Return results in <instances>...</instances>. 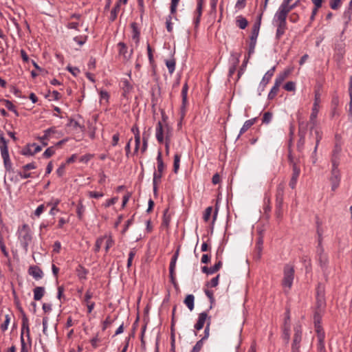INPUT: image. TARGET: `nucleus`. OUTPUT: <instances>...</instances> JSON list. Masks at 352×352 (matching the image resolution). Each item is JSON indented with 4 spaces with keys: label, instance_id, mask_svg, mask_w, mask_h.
Instances as JSON below:
<instances>
[{
    "label": "nucleus",
    "instance_id": "obj_12",
    "mask_svg": "<svg viewBox=\"0 0 352 352\" xmlns=\"http://www.w3.org/2000/svg\"><path fill=\"white\" fill-rule=\"evenodd\" d=\"M231 56L233 57V63L232 66L230 67L228 72V77L230 78L235 73L236 67L239 63V58L241 56L240 53L232 52Z\"/></svg>",
    "mask_w": 352,
    "mask_h": 352
},
{
    "label": "nucleus",
    "instance_id": "obj_19",
    "mask_svg": "<svg viewBox=\"0 0 352 352\" xmlns=\"http://www.w3.org/2000/svg\"><path fill=\"white\" fill-rule=\"evenodd\" d=\"M324 311L322 310H316L314 316V321L315 327L316 329L317 332L319 333L320 332V322L322 320V314H324Z\"/></svg>",
    "mask_w": 352,
    "mask_h": 352
},
{
    "label": "nucleus",
    "instance_id": "obj_50",
    "mask_svg": "<svg viewBox=\"0 0 352 352\" xmlns=\"http://www.w3.org/2000/svg\"><path fill=\"white\" fill-rule=\"evenodd\" d=\"M175 270H169V277L171 283L175 288H177L178 287V284L176 281Z\"/></svg>",
    "mask_w": 352,
    "mask_h": 352
},
{
    "label": "nucleus",
    "instance_id": "obj_27",
    "mask_svg": "<svg viewBox=\"0 0 352 352\" xmlns=\"http://www.w3.org/2000/svg\"><path fill=\"white\" fill-rule=\"evenodd\" d=\"M194 301L195 297L192 294H188L184 300V304L187 306L190 311H192L194 309Z\"/></svg>",
    "mask_w": 352,
    "mask_h": 352
},
{
    "label": "nucleus",
    "instance_id": "obj_48",
    "mask_svg": "<svg viewBox=\"0 0 352 352\" xmlns=\"http://www.w3.org/2000/svg\"><path fill=\"white\" fill-rule=\"evenodd\" d=\"M0 249H1L3 254L6 257H9L8 252L6 250V245L3 242V236L1 233H0Z\"/></svg>",
    "mask_w": 352,
    "mask_h": 352
},
{
    "label": "nucleus",
    "instance_id": "obj_13",
    "mask_svg": "<svg viewBox=\"0 0 352 352\" xmlns=\"http://www.w3.org/2000/svg\"><path fill=\"white\" fill-rule=\"evenodd\" d=\"M210 316H208V314L206 311L201 312L199 314L198 320L195 324V329L197 331L201 330L206 321H208V318Z\"/></svg>",
    "mask_w": 352,
    "mask_h": 352
},
{
    "label": "nucleus",
    "instance_id": "obj_16",
    "mask_svg": "<svg viewBox=\"0 0 352 352\" xmlns=\"http://www.w3.org/2000/svg\"><path fill=\"white\" fill-rule=\"evenodd\" d=\"M340 155L341 154H331L332 173L334 176H336V174L338 173V167L340 162Z\"/></svg>",
    "mask_w": 352,
    "mask_h": 352
},
{
    "label": "nucleus",
    "instance_id": "obj_17",
    "mask_svg": "<svg viewBox=\"0 0 352 352\" xmlns=\"http://www.w3.org/2000/svg\"><path fill=\"white\" fill-rule=\"evenodd\" d=\"M131 131L133 133L134 138H135L134 153H137L139 149L140 144V135L139 128L136 124H134L133 126V127L131 128Z\"/></svg>",
    "mask_w": 352,
    "mask_h": 352
},
{
    "label": "nucleus",
    "instance_id": "obj_4",
    "mask_svg": "<svg viewBox=\"0 0 352 352\" xmlns=\"http://www.w3.org/2000/svg\"><path fill=\"white\" fill-rule=\"evenodd\" d=\"M326 307V300L324 295V287L321 284L318 283L316 288V310L324 311Z\"/></svg>",
    "mask_w": 352,
    "mask_h": 352
},
{
    "label": "nucleus",
    "instance_id": "obj_60",
    "mask_svg": "<svg viewBox=\"0 0 352 352\" xmlns=\"http://www.w3.org/2000/svg\"><path fill=\"white\" fill-rule=\"evenodd\" d=\"M342 0H331L329 5L331 9L338 10L340 6Z\"/></svg>",
    "mask_w": 352,
    "mask_h": 352
},
{
    "label": "nucleus",
    "instance_id": "obj_34",
    "mask_svg": "<svg viewBox=\"0 0 352 352\" xmlns=\"http://www.w3.org/2000/svg\"><path fill=\"white\" fill-rule=\"evenodd\" d=\"M85 210V206H83L82 201L80 200L76 208L77 216L80 220L82 219Z\"/></svg>",
    "mask_w": 352,
    "mask_h": 352
},
{
    "label": "nucleus",
    "instance_id": "obj_26",
    "mask_svg": "<svg viewBox=\"0 0 352 352\" xmlns=\"http://www.w3.org/2000/svg\"><path fill=\"white\" fill-rule=\"evenodd\" d=\"M77 276L80 280H85L87 278V274L88 270L85 269L82 265H78L76 268Z\"/></svg>",
    "mask_w": 352,
    "mask_h": 352
},
{
    "label": "nucleus",
    "instance_id": "obj_55",
    "mask_svg": "<svg viewBox=\"0 0 352 352\" xmlns=\"http://www.w3.org/2000/svg\"><path fill=\"white\" fill-rule=\"evenodd\" d=\"M212 208L211 206L208 207L204 213L203 219L204 220L207 222L210 218L211 213H212Z\"/></svg>",
    "mask_w": 352,
    "mask_h": 352
},
{
    "label": "nucleus",
    "instance_id": "obj_53",
    "mask_svg": "<svg viewBox=\"0 0 352 352\" xmlns=\"http://www.w3.org/2000/svg\"><path fill=\"white\" fill-rule=\"evenodd\" d=\"M260 28L253 25L252 28L251 34L250 36V38H256L257 39L258 34H259Z\"/></svg>",
    "mask_w": 352,
    "mask_h": 352
},
{
    "label": "nucleus",
    "instance_id": "obj_15",
    "mask_svg": "<svg viewBox=\"0 0 352 352\" xmlns=\"http://www.w3.org/2000/svg\"><path fill=\"white\" fill-rule=\"evenodd\" d=\"M222 267V261H219L216 263L212 267H208L207 266H204L201 267L202 272L206 274H212L215 272H218L221 267Z\"/></svg>",
    "mask_w": 352,
    "mask_h": 352
},
{
    "label": "nucleus",
    "instance_id": "obj_21",
    "mask_svg": "<svg viewBox=\"0 0 352 352\" xmlns=\"http://www.w3.org/2000/svg\"><path fill=\"white\" fill-rule=\"evenodd\" d=\"M131 28L132 29V39L135 41L136 45H138L140 42V32L138 29L137 23H131Z\"/></svg>",
    "mask_w": 352,
    "mask_h": 352
},
{
    "label": "nucleus",
    "instance_id": "obj_14",
    "mask_svg": "<svg viewBox=\"0 0 352 352\" xmlns=\"http://www.w3.org/2000/svg\"><path fill=\"white\" fill-rule=\"evenodd\" d=\"M28 273L36 280H39L43 276V272L42 270L37 265L30 266L28 269Z\"/></svg>",
    "mask_w": 352,
    "mask_h": 352
},
{
    "label": "nucleus",
    "instance_id": "obj_33",
    "mask_svg": "<svg viewBox=\"0 0 352 352\" xmlns=\"http://www.w3.org/2000/svg\"><path fill=\"white\" fill-rule=\"evenodd\" d=\"M179 254V247H178V248L177 249L175 254H173V256L171 258L169 270H175L176 262L178 258Z\"/></svg>",
    "mask_w": 352,
    "mask_h": 352
},
{
    "label": "nucleus",
    "instance_id": "obj_5",
    "mask_svg": "<svg viewBox=\"0 0 352 352\" xmlns=\"http://www.w3.org/2000/svg\"><path fill=\"white\" fill-rule=\"evenodd\" d=\"M14 303L16 305L17 309L19 311V312L21 314V318H22L21 329H22V331H25L26 336L28 337V339H30L28 318L25 311H23V309L22 308L19 299L16 297H15V298H14Z\"/></svg>",
    "mask_w": 352,
    "mask_h": 352
},
{
    "label": "nucleus",
    "instance_id": "obj_29",
    "mask_svg": "<svg viewBox=\"0 0 352 352\" xmlns=\"http://www.w3.org/2000/svg\"><path fill=\"white\" fill-rule=\"evenodd\" d=\"M1 156L3 157V163H4V166H5V168L7 170H10L11 169V166H12V163H11V161H10V157H9V153L8 151L7 152H3V153H1Z\"/></svg>",
    "mask_w": 352,
    "mask_h": 352
},
{
    "label": "nucleus",
    "instance_id": "obj_59",
    "mask_svg": "<svg viewBox=\"0 0 352 352\" xmlns=\"http://www.w3.org/2000/svg\"><path fill=\"white\" fill-rule=\"evenodd\" d=\"M54 152L55 151H54V147L50 146L45 151V152L43 153V156L45 158H49L54 154Z\"/></svg>",
    "mask_w": 352,
    "mask_h": 352
},
{
    "label": "nucleus",
    "instance_id": "obj_49",
    "mask_svg": "<svg viewBox=\"0 0 352 352\" xmlns=\"http://www.w3.org/2000/svg\"><path fill=\"white\" fill-rule=\"evenodd\" d=\"M105 252H107L110 248L113 246L114 244V241L111 238V236H107L105 239Z\"/></svg>",
    "mask_w": 352,
    "mask_h": 352
},
{
    "label": "nucleus",
    "instance_id": "obj_18",
    "mask_svg": "<svg viewBox=\"0 0 352 352\" xmlns=\"http://www.w3.org/2000/svg\"><path fill=\"white\" fill-rule=\"evenodd\" d=\"M274 71H275V67H273L272 68H271L270 70H268L265 74L264 75V76L263 77V79L261 82V84H260V87L262 86V89L261 91H263L264 90V88L266 86V85L270 82V80H271L272 77L274 75Z\"/></svg>",
    "mask_w": 352,
    "mask_h": 352
},
{
    "label": "nucleus",
    "instance_id": "obj_11",
    "mask_svg": "<svg viewBox=\"0 0 352 352\" xmlns=\"http://www.w3.org/2000/svg\"><path fill=\"white\" fill-rule=\"evenodd\" d=\"M319 111L318 106H313L311 109V113L310 115L309 118V122L308 123L311 124V126L309 128V134L310 135H312L313 130L315 128V126L316 124V118L318 116V113Z\"/></svg>",
    "mask_w": 352,
    "mask_h": 352
},
{
    "label": "nucleus",
    "instance_id": "obj_9",
    "mask_svg": "<svg viewBox=\"0 0 352 352\" xmlns=\"http://www.w3.org/2000/svg\"><path fill=\"white\" fill-rule=\"evenodd\" d=\"M165 131V127L164 125H163L162 122H158L155 129V136L157 142L160 144H163L164 142Z\"/></svg>",
    "mask_w": 352,
    "mask_h": 352
},
{
    "label": "nucleus",
    "instance_id": "obj_39",
    "mask_svg": "<svg viewBox=\"0 0 352 352\" xmlns=\"http://www.w3.org/2000/svg\"><path fill=\"white\" fill-rule=\"evenodd\" d=\"M0 149L1 153L8 151V141L6 140L4 136L0 137Z\"/></svg>",
    "mask_w": 352,
    "mask_h": 352
},
{
    "label": "nucleus",
    "instance_id": "obj_35",
    "mask_svg": "<svg viewBox=\"0 0 352 352\" xmlns=\"http://www.w3.org/2000/svg\"><path fill=\"white\" fill-rule=\"evenodd\" d=\"M279 85L274 83V86L271 89L270 93L268 94L267 98L268 100H272L277 95L278 91L279 90Z\"/></svg>",
    "mask_w": 352,
    "mask_h": 352
},
{
    "label": "nucleus",
    "instance_id": "obj_38",
    "mask_svg": "<svg viewBox=\"0 0 352 352\" xmlns=\"http://www.w3.org/2000/svg\"><path fill=\"white\" fill-rule=\"evenodd\" d=\"M250 43L248 47V56H250L254 52L255 47L256 45V38H250Z\"/></svg>",
    "mask_w": 352,
    "mask_h": 352
},
{
    "label": "nucleus",
    "instance_id": "obj_1",
    "mask_svg": "<svg viewBox=\"0 0 352 352\" xmlns=\"http://www.w3.org/2000/svg\"><path fill=\"white\" fill-rule=\"evenodd\" d=\"M288 14L280 7L274 14L273 24L276 27V39L279 41L287 30V18Z\"/></svg>",
    "mask_w": 352,
    "mask_h": 352
},
{
    "label": "nucleus",
    "instance_id": "obj_47",
    "mask_svg": "<svg viewBox=\"0 0 352 352\" xmlns=\"http://www.w3.org/2000/svg\"><path fill=\"white\" fill-rule=\"evenodd\" d=\"M210 322H211V318L209 317L208 318V321H207V324H206V326L205 329H204V336L201 339V340H202L204 341L205 340L208 339V338L209 337Z\"/></svg>",
    "mask_w": 352,
    "mask_h": 352
},
{
    "label": "nucleus",
    "instance_id": "obj_56",
    "mask_svg": "<svg viewBox=\"0 0 352 352\" xmlns=\"http://www.w3.org/2000/svg\"><path fill=\"white\" fill-rule=\"evenodd\" d=\"M146 50H147V54H148V58L149 63L151 64H153L154 63V58H153V50L149 43H147Z\"/></svg>",
    "mask_w": 352,
    "mask_h": 352
},
{
    "label": "nucleus",
    "instance_id": "obj_41",
    "mask_svg": "<svg viewBox=\"0 0 352 352\" xmlns=\"http://www.w3.org/2000/svg\"><path fill=\"white\" fill-rule=\"evenodd\" d=\"M105 239H106V236H104L97 239V240L96 241L95 247H94V251L96 252H98L100 251V248L102 245V244L104 243Z\"/></svg>",
    "mask_w": 352,
    "mask_h": 352
},
{
    "label": "nucleus",
    "instance_id": "obj_58",
    "mask_svg": "<svg viewBox=\"0 0 352 352\" xmlns=\"http://www.w3.org/2000/svg\"><path fill=\"white\" fill-rule=\"evenodd\" d=\"M160 113L162 116V120H160V122H162L163 125H164V127H166V125H169L168 124V116L166 114L165 111L163 109H160Z\"/></svg>",
    "mask_w": 352,
    "mask_h": 352
},
{
    "label": "nucleus",
    "instance_id": "obj_57",
    "mask_svg": "<svg viewBox=\"0 0 352 352\" xmlns=\"http://www.w3.org/2000/svg\"><path fill=\"white\" fill-rule=\"evenodd\" d=\"M331 190L335 191L340 184L339 177H331Z\"/></svg>",
    "mask_w": 352,
    "mask_h": 352
},
{
    "label": "nucleus",
    "instance_id": "obj_44",
    "mask_svg": "<svg viewBox=\"0 0 352 352\" xmlns=\"http://www.w3.org/2000/svg\"><path fill=\"white\" fill-rule=\"evenodd\" d=\"M10 316L9 314H6L5 316L4 322L0 326V329L3 332L6 331L8 329V327L10 323Z\"/></svg>",
    "mask_w": 352,
    "mask_h": 352
},
{
    "label": "nucleus",
    "instance_id": "obj_8",
    "mask_svg": "<svg viewBox=\"0 0 352 352\" xmlns=\"http://www.w3.org/2000/svg\"><path fill=\"white\" fill-rule=\"evenodd\" d=\"M118 54L122 56L124 61H129L133 53V50L131 49L130 52H128V47L124 42H120L118 43Z\"/></svg>",
    "mask_w": 352,
    "mask_h": 352
},
{
    "label": "nucleus",
    "instance_id": "obj_2",
    "mask_svg": "<svg viewBox=\"0 0 352 352\" xmlns=\"http://www.w3.org/2000/svg\"><path fill=\"white\" fill-rule=\"evenodd\" d=\"M18 239L25 252H28L29 244L32 241V231L26 223L22 225L18 229Z\"/></svg>",
    "mask_w": 352,
    "mask_h": 352
},
{
    "label": "nucleus",
    "instance_id": "obj_36",
    "mask_svg": "<svg viewBox=\"0 0 352 352\" xmlns=\"http://www.w3.org/2000/svg\"><path fill=\"white\" fill-rule=\"evenodd\" d=\"M273 117V113L270 111H266L263 113V118H262V124H269Z\"/></svg>",
    "mask_w": 352,
    "mask_h": 352
},
{
    "label": "nucleus",
    "instance_id": "obj_37",
    "mask_svg": "<svg viewBox=\"0 0 352 352\" xmlns=\"http://www.w3.org/2000/svg\"><path fill=\"white\" fill-rule=\"evenodd\" d=\"M180 158H181L180 154L176 153L174 155L173 171L175 174L177 173V170L179 168Z\"/></svg>",
    "mask_w": 352,
    "mask_h": 352
},
{
    "label": "nucleus",
    "instance_id": "obj_10",
    "mask_svg": "<svg viewBox=\"0 0 352 352\" xmlns=\"http://www.w3.org/2000/svg\"><path fill=\"white\" fill-rule=\"evenodd\" d=\"M121 88L123 91L122 97L129 99L130 93L133 91V87L127 79H122L121 80Z\"/></svg>",
    "mask_w": 352,
    "mask_h": 352
},
{
    "label": "nucleus",
    "instance_id": "obj_20",
    "mask_svg": "<svg viewBox=\"0 0 352 352\" xmlns=\"http://www.w3.org/2000/svg\"><path fill=\"white\" fill-rule=\"evenodd\" d=\"M257 121V118H254L250 120H246L243 126L241 128L239 134L238 135V138L243 134L245 132H246L252 125H254Z\"/></svg>",
    "mask_w": 352,
    "mask_h": 352
},
{
    "label": "nucleus",
    "instance_id": "obj_54",
    "mask_svg": "<svg viewBox=\"0 0 352 352\" xmlns=\"http://www.w3.org/2000/svg\"><path fill=\"white\" fill-rule=\"evenodd\" d=\"M67 126H73L74 129H77V128H80V129H82L84 128V126H81L78 122L76 121L73 118H69V122L67 124Z\"/></svg>",
    "mask_w": 352,
    "mask_h": 352
},
{
    "label": "nucleus",
    "instance_id": "obj_7",
    "mask_svg": "<svg viewBox=\"0 0 352 352\" xmlns=\"http://www.w3.org/2000/svg\"><path fill=\"white\" fill-rule=\"evenodd\" d=\"M294 335L292 346V352H300V343L302 340V331L300 326H296L294 328Z\"/></svg>",
    "mask_w": 352,
    "mask_h": 352
},
{
    "label": "nucleus",
    "instance_id": "obj_42",
    "mask_svg": "<svg viewBox=\"0 0 352 352\" xmlns=\"http://www.w3.org/2000/svg\"><path fill=\"white\" fill-rule=\"evenodd\" d=\"M147 323H145L142 327V332L140 336L141 347L143 350L146 349V342L144 340V333L146 329Z\"/></svg>",
    "mask_w": 352,
    "mask_h": 352
},
{
    "label": "nucleus",
    "instance_id": "obj_3",
    "mask_svg": "<svg viewBox=\"0 0 352 352\" xmlns=\"http://www.w3.org/2000/svg\"><path fill=\"white\" fill-rule=\"evenodd\" d=\"M294 267L290 264H286L283 270V278L282 280V285L290 289L292 286L293 280L294 278Z\"/></svg>",
    "mask_w": 352,
    "mask_h": 352
},
{
    "label": "nucleus",
    "instance_id": "obj_24",
    "mask_svg": "<svg viewBox=\"0 0 352 352\" xmlns=\"http://www.w3.org/2000/svg\"><path fill=\"white\" fill-rule=\"evenodd\" d=\"M290 73L291 70L289 69H287L284 72L280 73L276 76L274 83L280 86L282 82L287 78Z\"/></svg>",
    "mask_w": 352,
    "mask_h": 352
},
{
    "label": "nucleus",
    "instance_id": "obj_6",
    "mask_svg": "<svg viewBox=\"0 0 352 352\" xmlns=\"http://www.w3.org/2000/svg\"><path fill=\"white\" fill-rule=\"evenodd\" d=\"M307 125L308 123H305L304 122L299 121V139L298 140L296 145L297 150L299 152H302L304 149V146L305 143L306 127L307 126Z\"/></svg>",
    "mask_w": 352,
    "mask_h": 352
},
{
    "label": "nucleus",
    "instance_id": "obj_30",
    "mask_svg": "<svg viewBox=\"0 0 352 352\" xmlns=\"http://www.w3.org/2000/svg\"><path fill=\"white\" fill-rule=\"evenodd\" d=\"M314 133L316 139V146L314 148V153H316L320 142L322 138V132L321 131V130L316 129L314 131Z\"/></svg>",
    "mask_w": 352,
    "mask_h": 352
},
{
    "label": "nucleus",
    "instance_id": "obj_22",
    "mask_svg": "<svg viewBox=\"0 0 352 352\" xmlns=\"http://www.w3.org/2000/svg\"><path fill=\"white\" fill-rule=\"evenodd\" d=\"M157 172L158 175H157L156 172L153 173V176H162L163 173L164 169L165 168V165L164 164L162 153L159 151L157 157Z\"/></svg>",
    "mask_w": 352,
    "mask_h": 352
},
{
    "label": "nucleus",
    "instance_id": "obj_64",
    "mask_svg": "<svg viewBox=\"0 0 352 352\" xmlns=\"http://www.w3.org/2000/svg\"><path fill=\"white\" fill-rule=\"evenodd\" d=\"M67 69L74 76H77L80 73V69L76 67H72L68 65L67 67Z\"/></svg>",
    "mask_w": 352,
    "mask_h": 352
},
{
    "label": "nucleus",
    "instance_id": "obj_51",
    "mask_svg": "<svg viewBox=\"0 0 352 352\" xmlns=\"http://www.w3.org/2000/svg\"><path fill=\"white\" fill-rule=\"evenodd\" d=\"M284 89L288 91H294L296 89V83L293 81H289L284 85Z\"/></svg>",
    "mask_w": 352,
    "mask_h": 352
},
{
    "label": "nucleus",
    "instance_id": "obj_23",
    "mask_svg": "<svg viewBox=\"0 0 352 352\" xmlns=\"http://www.w3.org/2000/svg\"><path fill=\"white\" fill-rule=\"evenodd\" d=\"M120 5H121V0H118L116 3L115 4L114 7L111 11L110 16L109 18V20L111 22L114 21L117 19L118 13L120 11Z\"/></svg>",
    "mask_w": 352,
    "mask_h": 352
},
{
    "label": "nucleus",
    "instance_id": "obj_45",
    "mask_svg": "<svg viewBox=\"0 0 352 352\" xmlns=\"http://www.w3.org/2000/svg\"><path fill=\"white\" fill-rule=\"evenodd\" d=\"M290 327H283V339L288 343L290 339Z\"/></svg>",
    "mask_w": 352,
    "mask_h": 352
},
{
    "label": "nucleus",
    "instance_id": "obj_63",
    "mask_svg": "<svg viewBox=\"0 0 352 352\" xmlns=\"http://www.w3.org/2000/svg\"><path fill=\"white\" fill-rule=\"evenodd\" d=\"M339 105V97L335 94L333 96L331 101V107L338 108Z\"/></svg>",
    "mask_w": 352,
    "mask_h": 352
},
{
    "label": "nucleus",
    "instance_id": "obj_62",
    "mask_svg": "<svg viewBox=\"0 0 352 352\" xmlns=\"http://www.w3.org/2000/svg\"><path fill=\"white\" fill-rule=\"evenodd\" d=\"M24 332L25 331H21V352H28V349L26 346V344L25 342L24 338H23Z\"/></svg>",
    "mask_w": 352,
    "mask_h": 352
},
{
    "label": "nucleus",
    "instance_id": "obj_25",
    "mask_svg": "<svg viewBox=\"0 0 352 352\" xmlns=\"http://www.w3.org/2000/svg\"><path fill=\"white\" fill-rule=\"evenodd\" d=\"M34 299L40 300L45 294V288L43 287H36L34 290Z\"/></svg>",
    "mask_w": 352,
    "mask_h": 352
},
{
    "label": "nucleus",
    "instance_id": "obj_40",
    "mask_svg": "<svg viewBox=\"0 0 352 352\" xmlns=\"http://www.w3.org/2000/svg\"><path fill=\"white\" fill-rule=\"evenodd\" d=\"M188 90V83L186 82L184 85H183L182 89V101H184V104H187V94Z\"/></svg>",
    "mask_w": 352,
    "mask_h": 352
},
{
    "label": "nucleus",
    "instance_id": "obj_61",
    "mask_svg": "<svg viewBox=\"0 0 352 352\" xmlns=\"http://www.w3.org/2000/svg\"><path fill=\"white\" fill-rule=\"evenodd\" d=\"M88 195L91 198L98 199L104 196L103 192H96V191H89Z\"/></svg>",
    "mask_w": 352,
    "mask_h": 352
},
{
    "label": "nucleus",
    "instance_id": "obj_43",
    "mask_svg": "<svg viewBox=\"0 0 352 352\" xmlns=\"http://www.w3.org/2000/svg\"><path fill=\"white\" fill-rule=\"evenodd\" d=\"M21 154L23 155H33V150H32L31 144H28L21 151Z\"/></svg>",
    "mask_w": 352,
    "mask_h": 352
},
{
    "label": "nucleus",
    "instance_id": "obj_31",
    "mask_svg": "<svg viewBox=\"0 0 352 352\" xmlns=\"http://www.w3.org/2000/svg\"><path fill=\"white\" fill-rule=\"evenodd\" d=\"M166 65L168 69V72L172 74L175 69L176 60L174 58L165 61Z\"/></svg>",
    "mask_w": 352,
    "mask_h": 352
},
{
    "label": "nucleus",
    "instance_id": "obj_28",
    "mask_svg": "<svg viewBox=\"0 0 352 352\" xmlns=\"http://www.w3.org/2000/svg\"><path fill=\"white\" fill-rule=\"evenodd\" d=\"M236 25L241 30L245 29L248 25V20L243 16H239L236 19Z\"/></svg>",
    "mask_w": 352,
    "mask_h": 352
},
{
    "label": "nucleus",
    "instance_id": "obj_52",
    "mask_svg": "<svg viewBox=\"0 0 352 352\" xmlns=\"http://www.w3.org/2000/svg\"><path fill=\"white\" fill-rule=\"evenodd\" d=\"M204 345V340H199L197 342L195 345L193 346L190 352H199Z\"/></svg>",
    "mask_w": 352,
    "mask_h": 352
},
{
    "label": "nucleus",
    "instance_id": "obj_32",
    "mask_svg": "<svg viewBox=\"0 0 352 352\" xmlns=\"http://www.w3.org/2000/svg\"><path fill=\"white\" fill-rule=\"evenodd\" d=\"M317 259L318 261V263L320 264V266L322 269H326L328 264V256L327 254L325 255H320L317 256Z\"/></svg>",
    "mask_w": 352,
    "mask_h": 352
},
{
    "label": "nucleus",
    "instance_id": "obj_46",
    "mask_svg": "<svg viewBox=\"0 0 352 352\" xmlns=\"http://www.w3.org/2000/svg\"><path fill=\"white\" fill-rule=\"evenodd\" d=\"M219 276L220 275L218 274L217 276L212 278L211 279V280L210 282H208L206 284V286L209 287H215L218 285L219 284Z\"/></svg>",
    "mask_w": 352,
    "mask_h": 352
}]
</instances>
